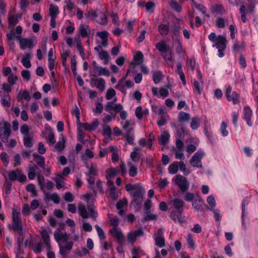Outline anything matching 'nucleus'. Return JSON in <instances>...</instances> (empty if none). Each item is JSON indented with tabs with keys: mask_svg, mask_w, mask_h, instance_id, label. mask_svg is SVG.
Returning a JSON list of instances; mask_svg holds the SVG:
<instances>
[{
	"mask_svg": "<svg viewBox=\"0 0 258 258\" xmlns=\"http://www.w3.org/2000/svg\"><path fill=\"white\" fill-rule=\"evenodd\" d=\"M12 228L15 232L19 234V236L23 235V224L21 219V214L15 209H13L12 211Z\"/></svg>",
	"mask_w": 258,
	"mask_h": 258,
	"instance_id": "3",
	"label": "nucleus"
},
{
	"mask_svg": "<svg viewBox=\"0 0 258 258\" xmlns=\"http://www.w3.org/2000/svg\"><path fill=\"white\" fill-rule=\"evenodd\" d=\"M85 136L82 127H80L78 128V140L83 144L85 143L84 139Z\"/></svg>",
	"mask_w": 258,
	"mask_h": 258,
	"instance_id": "57",
	"label": "nucleus"
},
{
	"mask_svg": "<svg viewBox=\"0 0 258 258\" xmlns=\"http://www.w3.org/2000/svg\"><path fill=\"white\" fill-rule=\"evenodd\" d=\"M20 132L24 136H29L31 135L29 133V128L27 124H23L20 127Z\"/></svg>",
	"mask_w": 258,
	"mask_h": 258,
	"instance_id": "61",
	"label": "nucleus"
},
{
	"mask_svg": "<svg viewBox=\"0 0 258 258\" xmlns=\"http://www.w3.org/2000/svg\"><path fill=\"white\" fill-rule=\"evenodd\" d=\"M125 78H123L122 80H119L117 83V84L115 86V88L119 91H120L121 92L123 93L124 94H125L126 93V89L123 80Z\"/></svg>",
	"mask_w": 258,
	"mask_h": 258,
	"instance_id": "44",
	"label": "nucleus"
},
{
	"mask_svg": "<svg viewBox=\"0 0 258 258\" xmlns=\"http://www.w3.org/2000/svg\"><path fill=\"white\" fill-rule=\"evenodd\" d=\"M75 41L76 42V47L79 50L81 56L84 54V49L81 44V40L79 38H75Z\"/></svg>",
	"mask_w": 258,
	"mask_h": 258,
	"instance_id": "56",
	"label": "nucleus"
},
{
	"mask_svg": "<svg viewBox=\"0 0 258 258\" xmlns=\"http://www.w3.org/2000/svg\"><path fill=\"white\" fill-rule=\"evenodd\" d=\"M53 180L55 181L56 187L58 189H60L64 187V184L63 181L64 178L62 175L57 174L56 175L55 177L53 178Z\"/></svg>",
	"mask_w": 258,
	"mask_h": 258,
	"instance_id": "23",
	"label": "nucleus"
},
{
	"mask_svg": "<svg viewBox=\"0 0 258 258\" xmlns=\"http://www.w3.org/2000/svg\"><path fill=\"white\" fill-rule=\"evenodd\" d=\"M178 169L180 171H182L184 175H188L189 174L190 171L188 170H187L186 168V165L183 162V161H180L178 162Z\"/></svg>",
	"mask_w": 258,
	"mask_h": 258,
	"instance_id": "58",
	"label": "nucleus"
},
{
	"mask_svg": "<svg viewBox=\"0 0 258 258\" xmlns=\"http://www.w3.org/2000/svg\"><path fill=\"white\" fill-rule=\"evenodd\" d=\"M31 57V54L29 53H26L23 56L21 59V62L23 65L26 68H29L31 66L30 62V58Z\"/></svg>",
	"mask_w": 258,
	"mask_h": 258,
	"instance_id": "25",
	"label": "nucleus"
},
{
	"mask_svg": "<svg viewBox=\"0 0 258 258\" xmlns=\"http://www.w3.org/2000/svg\"><path fill=\"white\" fill-rule=\"evenodd\" d=\"M172 180L178 186L181 192H185L188 189L189 187V182L186 178L183 175L178 174Z\"/></svg>",
	"mask_w": 258,
	"mask_h": 258,
	"instance_id": "7",
	"label": "nucleus"
},
{
	"mask_svg": "<svg viewBox=\"0 0 258 258\" xmlns=\"http://www.w3.org/2000/svg\"><path fill=\"white\" fill-rule=\"evenodd\" d=\"M191 202L192 206L197 210H201L202 209L203 200L199 195H196V198Z\"/></svg>",
	"mask_w": 258,
	"mask_h": 258,
	"instance_id": "20",
	"label": "nucleus"
},
{
	"mask_svg": "<svg viewBox=\"0 0 258 258\" xmlns=\"http://www.w3.org/2000/svg\"><path fill=\"white\" fill-rule=\"evenodd\" d=\"M163 76L160 71L155 72L153 75V80L155 84H158L162 79Z\"/></svg>",
	"mask_w": 258,
	"mask_h": 258,
	"instance_id": "40",
	"label": "nucleus"
},
{
	"mask_svg": "<svg viewBox=\"0 0 258 258\" xmlns=\"http://www.w3.org/2000/svg\"><path fill=\"white\" fill-rule=\"evenodd\" d=\"M225 96L227 100L232 101L233 104H236L239 102V95L236 91H232L231 87L226 89Z\"/></svg>",
	"mask_w": 258,
	"mask_h": 258,
	"instance_id": "11",
	"label": "nucleus"
},
{
	"mask_svg": "<svg viewBox=\"0 0 258 258\" xmlns=\"http://www.w3.org/2000/svg\"><path fill=\"white\" fill-rule=\"evenodd\" d=\"M155 245L159 247H163L165 246V239L163 232L161 229H159L155 234Z\"/></svg>",
	"mask_w": 258,
	"mask_h": 258,
	"instance_id": "13",
	"label": "nucleus"
},
{
	"mask_svg": "<svg viewBox=\"0 0 258 258\" xmlns=\"http://www.w3.org/2000/svg\"><path fill=\"white\" fill-rule=\"evenodd\" d=\"M131 132L132 129L130 130L129 131H127V132H126L125 138L127 142L129 144L133 145L134 144L135 137L134 135L131 133Z\"/></svg>",
	"mask_w": 258,
	"mask_h": 258,
	"instance_id": "50",
	"label": "nucleus"
},
{
	"mask_svg": "<svg viewBox=\"0 0 258 258\" xmlns=\"http://www.w3.org/2000/svg\"><path fill=\"white\" fill-rule=\"evenodd\" d=\"M79 33L83 38L87 37L90 33V28L88 25L81 24L79 28Z\"/></svg>",
	"mask_w": 258,
	"mask_h": 258,
	"instance_id": "21",
	"label": "nucleus"
},
{
	"mask_svg": "<svg viewBox=\"0 0 258 258\" xmlns=\"http://www.w3.org/2000/svg\"><path fill=\"white\" fill-rule=\"evenodd\" d=\"M160 115V119L157 121V124L159 126H162L166 123L168 115L165 111L163 112V114H159Z\"/></svg>",
	"mask_w": 258,
	"mask_h": 258,
	"instance_id": "38",
	"label": "nucleus"
},
{
	"mask_svg": "<svg viewBox=\"0 0 258 258\" xmlns=\"http://www.w3.org/2000/svg\"><path fill=\"white\" fill-rule=\"evenodd\" d=\"M190 119L189 114L183 111H180L178 115V120L180 122L187 121Z\"/></svg>",
	"mask_w": 258,
	"mask_h": 258,
	"instance_id": "32",
	"label": "nucleus"
},
{
	"mask_svg": "<svg viewBox=\"0 0 258 258\" xmlns=\"http://www.w3.org/2000/svg\"><path fill=\"white\" fill-rule=\"evenodd\" d=\"M73 245L74 242L71 241L67 242L64 245L59 244V253L62 256L66 255L70 252Z\"/></svg>",
	"mask_w": 258,
	"mask_h": 258,
	"instance_id": "17",
	"label": "nucleus"
},
{
	"mask_svg": "<svg viewBox=\"0 0 258 258\" xmlns=\"http://www.w3.org/2000/svg\"><path fill=\"white\" fill-rule=\"evenodd\" d=\"M34 160L37 164L41 168L44 169L45 165V158L42 156L34 154H33Z\"/></svg>",
	"mask_w": 258,
	"mask_h": 258,
	"instance_id": "27",
	"label": "nucleus"
},
{
	"mask_svg": "<svg viewBox=\"0 0 258 258\" xmlns=\"http://www.w3.org/2000/svg\"><path fill=\"white\" fill-rule=\"evenodd\" d=\"M200 120L199 117H194L192 118L190 122V127L193 130H196L200 126Z\"/></svg>",
	"mask_w": 258,
	"mask_h": 258,
	"instance_id": "47",
	"label": "nucleus"
},
{
	"mask_svg": "<svg viewBox=\"0 0 258 258\" xmlns=\"http://www.w3.org/2000/svg\"><path fill=\"white\" fill-rule=\"evenodd\" d=\"M22 99H25L27 101H30L31 99V96L29 92L26 91L20 92L18 95V101L20 102Z\"/></svg>",
	"mask_w": 258,
	"mask_h": 258,
	"instance_id": "36",
	"label": "nucleus"
},
{
	"mask_svg": "<svg viewBox=\"0 0 258 258\" xmlns=\"http://www.w3.org/2000/svg\"><path fill=\"white\" fill-rule=\"evenodd\" d=\"M173 42H174L176 44V51L178 54H181L183 53L184 51L183 50L182 42L180 39H177L176 40H173Z\"/></svg>",
	"mask_w": 258,
	"mask_h": 258,
	"instance_id": "48",
	"label": "nucleus"
},
{
	"mask_svg": "<svg viewBox=\"0 0 258 258\" xmlns=\"http://www.w3.org/2000/svg\"><path fill=\"white\" fill-rule=\"evenodd\" d=\"M180 26L179 24L174 23L170 28L171 37L172 40L180 38Z\"/></svg>",
	"mask_w": 258,
	"mask_h": 258,
	"instance_id": "18",
	"label": "nucleus"
},
{
	"mask_svg": "<svg viewBox=\"0 0 258 258\" xmlns=\"http://www.w3.org/2000/svg\"><path fill=\"white\" fill-rule=\"evenodd\" d=\"M144 59V55L141 51H138L137 53L134 56V62L132 64L136 65H139L143 63Z\"/></svg>",
	"mask_w": 258,
	"mask_h": 258,
	"instance_id": "28",
	"label": "nucleus"
},
{
	"mask_svg": "<svg viewBox=\"0 0 258 258\" xmlns=\"http://www.w3.org/2000/svg\"><path fill=\"white\" fill-rule=\"evenodd\" d=\"M18 79V76L16 74L12 73L11 74L8 78V82L11 85H14Z\"/></svg>",
	"mask_w": 258,
	"mask_h": 258,
	"instance_id": "53",
	"label": "nucleus"
},
{
	"mask_svg": "<svg viewBox=\"0 0 258 258\" xmlns=\"http://www.w3.org/2000/svg\"><path fill=\"white\" fill-rule=\"evenodd\" d=\"M54 238L57 242L60 241L66 242L69 239V236L66 232H61L59 229H57L54 232Z\"/></svg>",
	"mask_w": 258,
	"mask_h": 258,
	"instance_id": "16",
	"label": "nucleus"
},
{
	"mask_svg": "<svg viewBox=\"0 0 258 258\" xmlns=\"http://www.w3.org/2000/svg\"><path fill=\"white\" fill-rule=\"evenodd\" d=\"M252 116V111L249 106H245L243 109L242 118L246 122L249 126H251L252 123L251 122V117Z\"/></svg>",
	"mask_w": 258,
	"mask_h": 258,
	"instance_id": "14",
	"label": "nucleus"
},
{
	"mask_svg": "<svg viewBox=\"0 0 258 258\" xmlns=\"http://www.w3.org/2000/svg\"><path fill=\"white\" fill-rule=\"evenodd\" d=\"M96 70L98 71V76L105 75L107 77L110 76L109 71L106 68L97 67Z\"/></svg>",
	"mask_w": 258,
	"mask_h": 258,
	"instance_id": "52",
	"label": "nucleus"
},
{
	"mask_svg": "<svg viewBox=\"0 0 258 258\" xmlns=\"http://www.w3.org/2000/svg\"><path fill=\"white\" fill-rule=\"evenodd\" d=\"M239 12L241 14V19L242 22L244 23H246L247 21L246 15L248 13V11L244 5H242L240 6Z\"/></svg>",
	"mask_w": 258,
	"mask_h": 258,
	"instance_id": "33",
	"label": "nucleus"
},
{
	"mask_svg": "<svg viewBox=\"0 0 258 258\" xmlns=\"http://www.w3.org/2000/svg\"><path fill=\"white\" fill-rule=\"evenodd\" d=\"M176 129V135L177 139H182L184 138V132L183 127L180 125H174Z\"/></svg>",
	"mask_w": 258,
	"mask_h": 258,
	"instance_id": "37",
	"label": "nucleus"
},
{
	"mask_svg": "<svg viewBox=\"0 0 258 258\" xmlns=\"http://www.w3.org/2000/svg\"><path fill=\"white\" fill-rule=\"evenodd\" d=\"M185 192V194L183 197V199L186 202H191L196 198V195L192 192L187 191Z\"/></svg>",
	"mask_w": 258,
	"mask_h": 258,
	"instance_id": "59",
	"label": "nucleus"
},
{
	"mask_svg": "<svg viewBox=\"0 0 258 258\" xmlns=\"http://www.w3.org/2000/svg\"><path fill=\"white\" fill-rule=\"evenodd\" d=\"M228 125L226 122L222 121L221 125L220 130L222 135L226 137L228 135V131L227 130Z\"/></svg>",
	"mask_w": 258,
	"mask_h": 258,
	"instance_id": "60",
	"label": "nucleus"
},
{
	"mask_svg": "<svg viewBox=\"0 0 258 258\" xmlns=\"http://www.w3.org/2000/svg\"><path fill=\"white\" fill-rule=\"evenodd\" d=\"M102 134L104 136L110 138L112 135L110 127L108 125H104L103 127Z\"/></svg>",
	"mask_w": 258,
	"mask_h": 258,
	"instance_id": "54",
	"label": "nucleus"
},
{
	"mask_svg": "<svg viewBox=\"0 0 258 258\" xmlns=\"http://www.w3.org/2000/svg\"><path fill=\"white\" fill-rule=\"evenodd\" d=\"M145 7L148 12L153 13L154 12L155 5L153 2L150 1L146 3Z\"/></svg>",
	"mask_w": 258,
	"mask_h": 258,
	"instance_id": "63",
	"label": "nucleus"
},
{
	"mask_svg": "<svg viewBox=\"0 0 258 258\" xmlns=\"http://www.w3.org/2000/svg\"><path fill=\"white\" fill-rule=\"evenodd\" d=\"M16 38L20 40L19 43L21 49L25 50L26 48L31 49L33 48L34 44L31 39L21 38L20 36H17Z\"/></svg>",
	"mask_w": 258,
	"mask_h": 258,
	"instance_id": "15",
	"label": "nucleus"
},
{
	"mask_svg": "<svg viewBox=\"0 0 258 258\" xmlns=\"http://www.w3.org/2000/svg\"><path fill=\"white\" fill-rule=\"evenodd\" d=\"M227 40L225 36L218 35L217 39L213 44V47H216L218 49V55L220 57L224 56V53L223 51L226 49Z\"/></svg>",
	"mask_w": 258,
	"mask_h": 258,
	"instance_id": "6",
	"label": "nucleus"
},
{
	"mask_svg": "<svg viewBox=\"0 0 258 258\" xmlns=\"http://www.w3.org/2000/svg\"><path fill=\"white\" fill-rule=\"evenodd\" d=\"M37 168V166L36 165L34 166H31L29 165L28 167V176L29 179H33L35 176H36V172L35 171L36 169Z\"/></svg>",
	"mask_w": 258,
	"mask_h": 258,
	"instance_id": "41",
	"label": "nucleus"
},
{
	"mask_svg": "<svg viewBox=\"0 0 258 258\" xmlns=\"http://www.w3.org/2000/svg\"><path fill=\"white\" fill-rule=\"evenodd\" d=\"M9 25L10 27H14L18 23L17 18L15 16L9 14L8 18Z\"/></svg>",
	"mask_w": 258,
	"mask_h": 258,
	"instance_id": "51",
	"label": "nucleus"
},
{
	"mask_svg": "<svg viewBox=\"0 0 258 258\" xmlns=\"http://www.w3.org/2000/svg\"><path fill=\"white\" fill-rule=\"evenodd\" d=\"M205 155V153L201 151H198L194 154L190 159V163L194 167L201 168L202 167L201 160Z\"/></svg>",
	"mask_w": 258,
	"mask_h": 258,
	"instance_id": "9",
	"label": "nucleus"
},
{
	"mask_svg": "<svg viewBox=\"0 0 258 258\" xmlns=\"http://www.w3.org/2000/svg\"><path fill=\"white\" fill-rule=\"evenodd\" d=\"M129 167L128 174L131 177H134L138 174V168L137 166L131 162H127Z\"/></svg>",
	"mask_w": 258,
	"mask_h": 258,
	"instance_id": "30",
	"label": "nucleus"
},
{
	"mask_svg": "<svg viewBox=\"0 0 258 258\" xmlns=\"http://www.w3.org/2000/svg\"><path fill=\"white\" fill-rule=\"evenodd\" d=\"M87 176V180L90 185L88 186L90 189L93 190V192L95 195L97 193L94 188V185L95 182V176L86 175Z\"/></svg>",
	"mask_w": 258,
	"mask_h": 258,
	"instance_id": "42",
	"label": "nucleus"
},
{
	"mask_svg": "<svg viewBox=\"0 0 258 258\" xmlns=\"http://www.w3.org/2000/svg\"><path fill=\"white\" fill-rule=\"evenodd\" d=\"M33 136L30 135L29 136H24L23 137V142L24 146L27 148H31L33 146Z\"/></svg>",
	"mask_w": 258,
	"mask_h": 258,
	"instance_id": "35",
	"label": "nucleus"
},
{
	"mask_svg": "<svg viewBox=\"0 0 258 258\" xmlns=\"http://www.w3.org/2000/svg\"><path fill=\"white\" fill-rule=\"evenodd\" d=\"M173 210L170 213V218L174 222L178 221L182 222V215L183 211L184 203L183 201L179 198H175L170 202Z\"/></svg>",
	"mask_w": 258,
	"mask_h": 258,
	"instance_id": "1",
	"label": "nucleus"
},
{
	"mask_svg": "<svg viewBox=\"0 0 258 258\" xmlns=\"http://www.w3.org/2000/svg\"><path fill=\"white\" fill-rule=\"evenodd\" d=\"M8 177L11 182L17 180L21 183H24L27 180L26 176L19 169H17L15 170H10L8 173Z\"/></svg>",
	"mask_w": 258,
	"mask_h": 258,
	"instance_id": "8",
	"label": "nucleus"
},
{
	"mask_svg": "<svg viewBox=\"0 0 258 258\" xmlns=\"http://www.w3.org/2000/svg\"><path fill=\"white\" fill-rule=\"evenodd\" d=\"M64 200L67 202H72L75 200V196L70 191L66 192L63 197Z\"/></svg>",
	"mask_w": 258,
	"mask_h": 258,
	"instance_id": "64",
	"label": "nucleus"
},
{
	"mask_svg": "<svg viewBox=\"0 0 258 258\" xmlns=\"http://www.w3.org/2000/svg\"><path fill=\"white\" fill-rule=\"evenodd\" d=\"M91 15L96 21L101 25H106L107 23V18L105 13L99 10L92 11Z\"/></svg>",
	"mask_w": 258,
	"mask_h": 258,
	"instance_id": "10",
	"label": "nucleus"
},
{
	"mask_svg": "<svg viewBox=\"0 0 258 258\" xmlns=\"http://www.w3.org/2000/svg\"><path fill=\"white\" fill-rule=\"evenodd\" d=\"M86 175L97 176V168L96 165H92L89 169V171L86 173Z\"/></svg>",
	"mask_w": 258,
	"mask_h": 258,
	"instance_id": "62",
	"label": "nucleus"
},
{
	"mask_svg": "<svg viewBox=\"0 0 258 258\" xmlns=\"http://www.w3.org/2000/svg\"><path fill=\"white\" fill-rule=\"evenodd\" d=\"M170 135L167 132H164L161 135L159 143L163 145L167 144L169 140Z\"/></svg>",
	"mask_w": 258,
	"mask_h": 258,
	"instance_id": "34",
	"label": "nucleus"
},
{
	"mask_svg": "<svg viewBox=\"0 0 258 258\" xmlns=\"http://www.w3.org/2000/svg\"><path fill=\"white\" fill-rule=\"evenodd\" d=\"M45 200L52 201L54 204H57L59 203L60 197L56 192L52 194L50 196L49 193H46L45 194Z\"/></svg>",
	"mask_w": 258,
	"mask_h": 258,
	"instance_id": "24",
	"label": "nucleus"
},
{
	"mask_svg": "<svg viewBox=\"0 0 258 258\" xmlns=\"http://www.w3.org/2000/svg\"><path fill=\"white\" fill-rule=\"evenodd\" d=\"M49 13L50 17L56 18L58 14V7L52 4L50 5Z\"/></svg>",
	"mask_w": 258,
	"mask_h": 258,
	"instance_id": "39",
	"label": "nucleus"
},
{
	"mask_svg": "<svg viewBox=\"0 0 258 258\" xmlns=\"http://www.w3.org/2000/svg\"><path fill=\"white\" fill-rule=\"evenodd\" d=\"M135 191L131 193L132 196L134 198V201L131 203L132 205L135 204V207L137 209H139L142 205L143 196L145 192L144 188L141 185H139V187L136 188Z\"/></svg>",
	"mask_w": 258,
	"mask_h": 258,
	"instance_id": "4",
	"label": "nucleus"
},
{
	"mask_svg": "<svg viewBox=\"0 0 258 258\" xmlns=\"http://www.w3.org/2000/svg\"><path fill=\"white\" fill-rule=\"evenodd\" d=\"M11 124L5 121L0 122V138L2 142L8 143L11 134Z\"/></svg>",
	"mask_w": 258,
	"mask_h": 258,
	"instance_id": "5",
	"label": "nucleus"
},
{
	"mask_svg": "<svg viewBox=\"0 0 258 258\" xmlns=\"http://www.w3.org/2000/svg\"><path fill=\"white\" fill-rule=\"evenodd\" d=\"M60 136L61 137V140L58 141L54 146L55 151L58 152V153H61L63 150L66 143V140L63 135L61 134Z\"/></svg>",
	"mask_w": 258,
	"mask_h": 258,
	"instance_id": "26",
	"label": "nucleus"
},
{
	"mask_svg": "<svg viewBox=\"0 0 258 258\" xmlns=\"http://www.w3.org/2000/svg\"><path fill=\"white\" fill-rule=\"evenodd\" d=\"M178 170V162L175 161L171 164L168 167V171L170 174H174Z\"/></svg>",
	"mask_w": 258,
	"mask_h": 258,
	"instance_id": "45",
	"label": "nucleus"
},
{
	"mask_svg": "<svg viewBox=\"0 0 258 258\" xmlns=\"http://www.w3.org/2000/svg\"><path fill=\"white\" fill-rule=\"evenodd\" d=\"M78 211L80 216L83 219L90 217L94 220H96L98 215L96 210V207L93 205L88 206L87 209L84 205H80L78 208Z\"/></svg>",
	"mask_w": 258,
	"mask_h": 258,
	"instance_id": "2",
	"label": "nucleus"
},
{
	"mask_svg": "<svg viewBox=\"0 0 258 258\" xmlns=\"http://www.w3.org/2000/svg\"><path fill=\"white\" fill-rule=\"evenodd\" d=\"M81 126L85 130L92 131L95 130L98 126L99 122L97 119H95L91 123H80Z\"/></svg>",
	"mask_w": 258,
	"mask_h": 258,
	"instance_id": "19",
	"label": "nucleus"
},
{
	"mask_svg": "<svg viewBox=\"0 0 258 258\" xmlns=\"http://www.w3.org/2000/svg\"><path fill=\"white\" fill-rule=\"evenodd\" d=\"M158 31L160 34L165 36L168 34L169 31V26L168 24H160L158 26Z\"/></svg>",
	"mask_w": 258,
	"mask_h": 258,
	"instance_id": "29",
	"label": "nucleus"
},
{
	"mask_svg": "<svg viewBox=\"0 0 258 258\" xmlns=\"http://www.w3.org/2000/svg\"><path fill=\"white\" fill-rule=\"evenodd\" d=\"M2 105L4 107H9L11 106V98L9 95H4L1 99Z\"/></svg>",
	"mask_w": 258,
	"mask_h": 258,
	"instance_id": "46",
	"label": "nucleus"
},
{
	"mask_svg": "<svg viewBox=\"0 0 258 258\" xmlns=\"http://www.w3.org/2000/svg\"><path fill=\"white\" fill-rule=\"evenodd\" d=\"M94 81L97 88L102 92L105 89V80L102 78H97L94 80Z\"/></svg>",
	"mask_w": 258,
	"mask_h": 258,
	"instance_id": "31",
	"label": "nucleus"
},
{
	"mask_svg": "<svg viewBox=\"0 0 258 258\" xmlns=\"http://www.w3.org/2000/svg\"><path fill=\"white\" fill-rule=\"evenodd\" d=\"M50 232V230L47 231L46 229H43L40 232V234L44 242L50 241L49 233Z\"/></svg>",
	"mask_w": 258,
	"mask_h": 258,
	"instance_id": "55",
	"label": "nucleus"
},
{
	"mask_svg": "<svg viewBox=\"0 0 258 258\" xmlns=\"http://www.w3.org/2000/svg\"><path fill=\"white\" fill-rule=\"evenodd\" d=\"M109 233L116 239L119 244H122L125 241V237L121 231L117 228L113 227L109 230Z\"/></svg>",
	"mask_w": 258,
	"mask_h": 258,
	"instance_id": "12",
	"label": "nucleus"
},
{
	"mask_svg": "<svg viewBox=\"0 0 258 258\" xmlns=\"http://www.w3.org/2000/svg\"><path fill=\"white\" fill-rule=\"evenodd\" d=\"M156 48L161 53H167L169 51L170 48L164 41H161L156 44Z\"/></svg>",
	"mask_w": 258,
	"mask_h": 258,
	"instance_id": "22",
	"label": "nucleus"
},
{
	"mask_svg": "<svg viewBox=\"0 0 258 258\" xmlns=\"http://www.w3.org/2000/svg\"><path fill=\"white\" fill-rule=\"evenodd\" d=\"M145 216L143 218V222L150 220H156L157 219V215L152 214L150 211H145Z\"/></svg>",
	"mask_w": 258,
	"mask_h": 258,
	"instance_id": "43",
	"label": "nucleus"
},
{
	"mask_svg": "<svg viewBox=\"0 0 258 258\" xmlns=\"http://www.w3.org/2000/svg\"><path fill=\"white\" fill-rule=\"evenodd\" d=\"M99 56L101 60H104L105 64H107L108 63L109 56L107 51L103 50L102 52H100V53L99 54Z\"/></svg>",
	"mask_w": 258,
	"mask_h": 258,
	"instance_id": "49",
	"label": "nucleus"
}]
</instances>
